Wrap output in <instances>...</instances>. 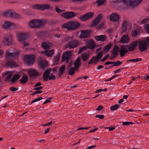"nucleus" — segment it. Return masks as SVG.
Here are the masks:
<instances>
[{"mask_svg":"<svg viewBox=\"0 0 149 149\" xmlns=\"http://www.w3.org/2000/svg\"><path fill=\"white\" fill-rule=\"evenodd\" d=\"M62 42L65 43V46L67 48H73L77 47L79 43L78 41L74 40L71 37L64 38L62 40Z\"/></svg>","mask_w":149,"mask_h":149,"instance_id":"f257e3e1","label":"nucleus"},{"mask_svg":"<svg viewBox=\"0 0 149 149\" xmlns=\"http://www.w3.org/2000/svg\"><path fill=\"white\" fill-rule=\"evenodd\" d=\"M142 0H113L114 3H121L127 6L134 7L138 6Z\"/></svg>","mask_w":149,"mask_h":149,"instance_id":"f03ea898","label":"nucleus"},{"mask_svg":"<svg viewBox=\"0 0 149 149\" xmlns=\"http://www.w3.org/2000/svg\"><path fill=\"white\" fill-rule=\"evenodd\" d=\"M80 25V23L77 21H70L63 24L62 27L63 29L69 31H72L76 29Z\"/></svg>","mask_w":149,"mask_h":149,"instance_id":"7ed1b4c3","label":"nucleus"},{"mask_svg":"<svg viewBox=\"0 0 149 149\" xmlns=\"http://www.w3.org/2000/svg\"><path fill=\"white\" fill-rule=\"evenodd\" d=\"M19 54V50L11 48L7 51L5 55L6 58L8 60L14 59L17 57Z\"/></svg>","mask_w":149,"mask_h":149,"instance_id":"20e7f679","label":"nucleus"},{"mask_svg":"<svg viewBox=\"0 0 149 149\" xmlns=\"http://www.w3.org/2000/svg\"><path fill=\"white\" fill-rule=\"evenodd\" d=\"M138 47L139 50L143 52L147 50V47H149V36L144 38L138 41Z\"/></svg>","mask_w":149,"mask_h":149,"instance_id":"39448f33","label":"nucleus"},{"mask_svg":"<svg viewBox=\"0 0 149 149\" xmlns=\"http://www.w3.org/2000/svg\"><path fill=\"white\" fill-rule=\"evenodd\" d=\"M46 22L45 20H33L30 21L29 25L31 28H38L42 26Z\"/></svg>","mask_w":149,"mask_h":149,"instance_id":"423d86ee","label":"nucleus"},{"mask_svg":"<svg viewBox=\"0 0 149 149\" xmlns=\"http://www.w3.org/2000/svg\"><path fill=\"white\" fill-rule=\"evenodd\" d=\"M35 58V56L34 55L30 54L25 56L24 57L23 60L27 65H29L34 64Z\"/></svg>","mask_w":149,"mask_h":149,"instance_id":"0eeeda50","label":"nucleus"},{"mask_svg":"<svg viewBox=\"0 0 149 149\" xmlns=\"http://www.w3.org/2000/svg\"><path fill=\"white\" fill-rule=\"evenodd\" d=\"M13 41V40L11 34L8 33L3 38L2 42L5 45H9L12 44Z\"/></svg>","mask_w":149,"mask_h":149,"instance_id":"6e6552de","label":"nucleus"},{"mask_svg":"<svg viewBox=\"0 0 149 149\" xmlns=\"http://www.w3.org/2000/svg\"><path fill=\"white\" fill-rule=\"evenodd\" d=\"M33 8L35 9L41 10H44L50 8V6L49 4H38L33 5Z\"/></svg>","mask_w":149,"mask_h":149,"instance_id":"1a4fd4ad","label":"nucleus"},{"mask_svg":"<svg viewBox=\"0 0 149 149\" xmlns=\"http://www.w3.org/2000/svg\"><path fill=\"white\" fill-rule=\"evenodd\" d=\"M3 15L5 17H10L14 18H19L21 17L19 15L15 13L11 10H7L5 12Z\"/></svg>","mask_w":149,"mask_h":149,"instance_id":"9d476101","label":"nucleus"},{"mask_svg":"<svg viewBox=\"0 0 149 149\" xmlns=\"http://www.w3.org/2000/svg\"><path fill=\"white\" fill-rule=\"evenodd\" d=\"M138 41L137 40H136L132 41L130 44L128 45L127 47L130 52L133 51L135 49L138 45Z\"/></svg>","mask_w":149,"mask_h":149,"instance_id":"9b49d317","label":"nucleus"},{"mask_svg":"<svg viewBox=\"0 0 149 149\" xmlns=\"http://www.w3.org/2000/svg\"><path fill=\"white\" fill-rule=\"evenodd\" d=\"M28 73L31 79H33L36 77L39 74V73L34 69L31 68L29 69Z\"/></svg>","mask_w":149,"mask_h":149,"instance_id":"f8f14e48","label":"nucleus"},{"mask_svg":"<svg viewBox=\"0 0 149 149\" xmlns=\"http://www.w3.org/2000/svg\"><path fill=\"white\" fill-rule=\"evenodd\" d=\"M14 72L13 71H6L2 73V77H6V80L8 81H10L11 77L14 74Z\"/></svg>","mask_w":149,"mask_h":149,"instance_id":"ddd939ff","label":"nucleus"},{"mask_svg":"<svg viewBox=\"0 0 149 149\" xmlns=\"http://www.w3.org/2000/svg\"><path fill=\"white\" fill-rule=\"evenodd\" d=\"M15 26V24L13 23L8 21L3 22L2 24L3 28L6 29H13Z\"/></svg>","mask_w":149,"mask_h":149,"instance_id":"4468645a","label":"nucleus"},{"mask_svg":"<svg viewBox=\"0 0 149 149\" xmlns=\"http://www.w3.org/2000/svg\"><path fill=\"white\" fill-rule=\"evenodd\" d=\"M28 37V35L24 33L19 32L17 34V39L21 42H22L26 39Z\"/></svg>","mask_w":149,"mask_h":149,"instance_id":"2eb2a0df","label":"nucleus"},{"mask_svg":"<svg viewBox=\"0 0 149 149\" xmlns=\"http://www.w3.org/2000/svg\"><path fill=\"white\" fill-rule=\"evenodd\" d=\"M94 15L93 13L90 12L80 16V20L82 21H86L91 18Z\"/></svg>","mask_w":149,"mask_h":149,"instance_id":"dca6fc26","label":"nucleus"},{"mask_svg":"<svg viewBox=\"0 0 149 149\" xmlns=\"http://www.w3.org/2000/svg\"><path fill=\"white\" fill-rule=\"evenodd\" d=\"M38 64L40 68H42L47 67V63L44 59L40 58L38 59Z\"/></svg>","mask_w":149,"mask_h":149,"instance_id":"f3484780","label":"nucleus"},{"mask_svg":"<svg viewBox=\"0 0 149 149\" xmlns=\"http://www.w3.org/2000/svg\"><path fill=\"white\" fill-rule=\"evenodd\" d=\"M71 56V53L70 51L65 52L63 54L62 59L63 61L67 62Z\"/></svg>","mask_w":149,"mask_h":149,"instance_id":"a211bd4d","label":"nucleus"},{"mask_svg":"<svg viewBox=\"0 0 149 149\" xmlns=\"http://www.w3.org/2000/svg\"><path fill=\"white\" fill-rule=\"evenodd\" d=\"M90 32L88 30H82L81 32V34L79 36L80 38H86L89 37Z\"/></svg>","mask_w":149,"mask_h":149,"instance_id":"6ab92c4d","label":"nucleus"},{"mask_svg":"<svg viewBox=\"0 0 149 149\" xmlns=\"http://www.w3.org/2000/svg\"><path fill=\"white\" fill-rule=\"evenodd\" d=\"M119 15L116 13H113L110 16V20L113 22H118L119 20Z\"/></svg>","mask_w":149,"mask_h":149,"instance_id":"aec40b11","label":"nucleus"},{"mask_svg":"<svg viewBox=\"0 0 149 149\" xmlns=\"http://www.w3.org/2000/svg\"><path fill=\"white\" fill-rule=\"evenodd\" d=\"M61 15L66 19H69L74 16L75 14L73 12H66L62 14Z\"/></svg>","mask_w":149,"mask_h":149,"instance_id":"412c9836","label":"nucleus"},{"mask_svg":"<svg viewBox=\"0 0 149 149\" xmlns=\"http://www.w3.org/2000/svg\"><path fill=\"white\" fill-rule=\"evenodd\" d=\"M95 46L94 41L92 40H88L87 42L86 47L90 49H93Z\"/></svg>","mask_w":149,"mask_h":149,"instance_id":"4be33fe9","label":"nucleus"},{"mask_svg":"<svg viewBox=\"0 0 149 149\" xmlns=\"http://www.w3.org/2000/svg\"><path fill=\"white\" fill-rule=\"evenodd\" d=\"M127 52V49L125 45H123L121 46L119 52L121 56H123Z\"/></svg>","mask_w":149,"mask_h":149,"instance_id":"5701e85b","label":"nucleus"},{"mask_svg":"<svg viewBox=\"0 0 149 149\" xmlns=\"http://www.w3.org/2000/svg\"><path fill=\"white\" fill-rule=\"evenodd\" d=\"M130 41V38L127 35H123L120 39V42L121 43L123 44L129 42Z\"/></svg>","mask_w":149,"mask_h":149,"instance_id":"b1692460","label":"nucleus"},{"mask_svg":"<svg viewBox=\"0 0 149 149\" xmlns=\"http://www.w3.org/2000/svg\"><path fill=\"white\" fill-rule=\"evenodd\" d=\"M52 46V43L49 42H43L42 45V47L45 50L49 49Z\"/></svg>","mask_w":149,"mask_h":149,"instance_id":"393cba45","label":"nucleus"},{"mask_svg":"<svg viewBox=\"0 0 149 149\" xmlns=\"http://www.w3.org/2000/svg\"><path fill=\"white\" fill-rule=\"evenodd\" d=\"M94 38L97 41L103 42L106 40L107 37L105 35H102L95 36Z\"/></svg>","mask_w":149,"mask_h":149,"instance_id":"a878e982","label":"nucleus"},{"mask_svg":"<svg viewBox=\"0 0 149 149\" xmlns=\"http://www.w3.org/2000/svg\"><path fill=\"white\" fill-rule=\"evenodd\" d=\"M50 72V70L49 69L44 72L43 74L44 81H46L48 80L49 77Z\"/></svg>","mask_w":149,"mask_h":149,"instance_id":"bb28decb","label":"nucleus"},{"mask_svg":"<svg viewBox=\"0 0 149 149\" xmlns=\"http://www.w3.org/2000/svg\"><path fill=\"white\" fill-rule=\"evenodd\" d=\"M54 49H52L50 50L46 51H43L42 53L43 55H45L47 57H49L54 53Z\"/></svg>","mask_w":149,"mask_h":149,"instance_id":"cd10ccee","label":"nucleus"},{"mask_svg":"<svg viewBox=\"0 0 149 149\" xmlns=\"http://www.w3.org/2000/svg\"><path fill=\"white\" fill-rule=\"evenodd\" d=\"M102 16L101 15H99L92 22V25L95 26L96 25L101 19Z\"/></svg>","mask_w":149,"mask_h":149,"instance_id":"c85d7f7f","label":"nucleus"},{"mask_svg":"<svg viewBox=\"0 0 149 149\" xmlns=\"http://www.w3.org/2000/svg\"><path fill=\"white\" fill-rule=\"evenodd\" d=\"M6 66L8 68H13L16 67L17 65L13 61H8L6 64Z\"/></svg>","mask_w":149,"mask_h":149,"instance_id":"c756f323","label":"nucleus"},{"mask_svg":"<svg viewBox=\"0 0 149 149\" xmlns=\"http://www.w3.org/2000/svg\"><path fill=\"white\" fill-rule=\"evenodd\" d=\"M99 60V59L96 57H95V56H94L90 59L88 62V64H90L92 63H93V64H96L98 62Z\"/></svg>","mask_w":149,"mask_h":149,"instance_id":"7c9ffc66","label":"nucleus"},{"mask_svg":"<svg viewBox=\"0 0 149 149\" xmlns=\"http://www.w3.org/2000/svg\"><path fill=\"white\" fill-rule=\"evenodd\" d=\"M28 80V77L26 74H23L22 78L19 80L21 83L24 84Z\"/></svg>","mask_w":149,"mask_h":149,"instance_id":"2f4dec72","label":"nucleus"},{"mask_svg":"<svg viewBox=\"0 0 149 149\" xmlns=\"http://www.w3.org/2000/svg\"><path fill=\"white\" fill-rule=\"evenodd\" d=\"M119 48L116 45L115 46L112 52V54L114 57H115L118 54Z\"/></svg>","mask_w":149,"mask_h":149,"instance_id":"473e14b6","label":"nucleus"},{"mask_svg":"<svg viewBox=\"0 0 149 149\" xmlns=\"http://www.w3.org/2000/svg\"><path fill=\"white\" fill-rule=\"evenodd\" d=\"M141 30V28L140 27H138L137 29L132 32V35L133 37H135L138 34H140V31Z\"/></svg>","mask_w":149,"mask_h":149,"instance_id":"72a5a7b5","label":"nucleus"},{"mask_svg":"<svg viewBox=\"0 0 149 149\" xmlns=\"http://www.w3.org/2000/svg\"><path fill=\"white\" fill-rule=\"evenodd\" d=\"M80 58H77L74 63V66L76 69H78L80 65Z\"/></svg>","mask_w":149,"mask_h":149,"instance_id":"f704fd0d","label":"nucleus"},{"mask_svg":"<svg viewBox=\"0 0 149 149\" xmlns=\"http://www.w3.org/2000/svg\"><path fill=\"white\" fill-rule=\"evenodd\" d=\"M20 77L19 75L17 74H15L14 75L13 78L11 79V81L13 83H14Z\"/></svg>","mask_w":149,"mask_h":149,"instance_id":"c9c22d12","label":"nucleus"},{"mask_svg":"<svg viewBox=\"0 0 149 149\" xmlns=\"http://www.w3.org/2000/svg\"><path fill=\"white\" fill-rule=\"evenodd\" d=\"M89 55V53L88 52L84 53L82 54L81 57L84 61H86L88 59Z\"/></svg>","mask_w":149,"mask_h":149,"instance_id":"e433bc0d","label":"nucleus"},{"mask_svg":"<svg viewBox=\"0 0 149 149\" xmlns=\"http://www.w3.org/2000/svg\"><path fill=\"white\" fill-rule=\"evenodd\" d=\"M106 0H97L96 1V3L98 6L102 5L105 2Z\"/></svg>","mask_w":149,"mask_h":149,"instance_id":"4c0bfd02","label":"nucleus"},{"mask_svg":"<svg viewBox=\"0 0 149 149\" xmlns=\"http://www.w3.org/2000/svg\"><path fill=\"white\" fill-rule=\"evenodd\" d=\"M120 105L118 104H116L111 107L110 109L111 110L114 111L119 108Z\"/></svg>","mask_w":149,"mask_h":149,"instance_id":"58836bf2","label":"nucleus"},{"mask_svg":"<svg viewBox=\"0 0 149 149\" xmlns=\"http://www.w3.org/2000/svg\"><path fill=\"white\" fill-rule=\"evenodd\" d=\"M65 70V66L64 65H61L59 69V74L61 75L62 74L64 71Z\"/></svg>","mask_w":149,"mask_h":149,"instance_id":"ea45409f","label":"nucleus"},{"mask_svg":"<svg viewBox=\"0 0 149 149\" xmlns=\"http://www.w3.org/2000/svg\"><path fill=\"white\" fill-rule=\"evenodd\" d=\"M127 23L125 22H124L122 25V29L125 32L127 31Z\"/></svg>","mask_w":149,"mask_h":149,"instance_id":"a19ab883","label":"nucleus"},{"mask_svg":"<svg viewBox=\"0 0 149 149\" xmlns=\"http://www.w3.org/2000/svg\"><path fill=\"white\" fill-rule=\"evenodd\" d=\"M111 47V44L108 45L104 47V51L106 52L108 51L110 49Z\"/></svg>","mask_w":149,"mask_h":149,"instance_id":"79ce46f5","label":"nucleus"},{"mask_svg":"<svg viewBox=\"0 0 149 149\" xmlns=\"http://www.w3.org/2000/svg\"><path fill=\"white\" fill-rule=\"evenodd\" d=\"M74 72V68L72 67L70 68L68 71V74L69 75H72Z\"/></svg>","mask_w":149,"mask_h":149,"instance_id":"37998d69","label":"nucleus"},{"mask_svg":"<svg viewBox=\"0 0 149 149\" xmlns=\"http://www.w3.org/2000/svg\"><path fill=\"white\" fill-rule=\"evenodd\" d=\"M113 62V66H118L122 63V62L119 61Z\"/></svg>","mask_w":149,"mask_h":149,"instance_id":"c03bdc74","label":"nucleus"},{"mask_svg":"<svg viewBox=\"0 0 149 149\" xmlns=\"http://www.w3.org/2000/svg\"><path fill=\"white\" fill-rule=\"evenodd\" d=\"M133 123L131 122H122V124L123 125L126 126L130 125L132 124Z\"/></svg>","mask_w":149,"mask_h":149,"instance_id":"a18cd8bd","label":"nucleus"},{"mask_svg":"<svg viewBox=\"0 0 149 149\" xmlns=\"http://www.w3.org/2000/svg\"><path fill=\"white\" fill-rule=\"evenodd\" d=\"M144 29L149 34V24H148L146 25H144Z\"/></svg>","mask_w":149,"mask_h":149,"instance_id":"49530a36","label":"nucleus"},{"mask_svg":"<svg viewBox=\"0 0 149 149\" xmlns=\"http://www.w3.org/2000/svg\"><path fill=\"white\" fill-rule=\"evenodd\" d=\"M86 48H87L86 47L81 48L79 51V53H81L84 52L86 51Z\"/></svg>","mask_w":149,"mask_h":149,"instance_id":"de8ad7c7","label":"nucleus"},{"mask_svg":"<svg viewBox=\"0 0 149 149\" xmlns=\"http://www.w3.org/2000/svg\"><path fill=\"white\" fill-rule=\"evenodd\" d=\"M42 98L41 97H37L36 99H35L33 100L32 101V103H34L38 101L41 100H42Z\"/></svg>","mask_w":149,"mask_h":149,"instance_id":"09e8293b","label":"nucleus"},{"mask_svg":"<svg viewBox=\"0 0 149 149\" xmlns=\"http://www.w3.org/2000/svg\"><path fill=\"white\" fill-rule=\"evenodd\" d=\"M55 75L52 73L50 74V76H49V80H53L55 79Z\"/></svg>","mask_w":149,"mask_h":149,"instance_id":"8fccbe9b","label":"nucleus"},{"mask_svg":"<svg viewBox=\"0 0 149 149\" xmlns=\"http://www.w3.org/2000/svg\"><path fill=\"white\" fill-rule=\"evenodd\" d=\"M56 10L57 12L58 13H62L64 11L63 10H61L58 8L57 7H56Z\"/></svg>","mask_w":149,"mask_h":149,"instance_id":"3c124183","label":"nucleus"},{"mask_svg":"<svg viewBox=\"0 0 149 149\" xmlns=\"http://www.w3.org/2000/svg\"><path fill=\"white\" fill-rule=\"evenodd\" d=\"M149 21V19L148 18H146L143 19L142 20V23L143 24H145L148 22Z\"/></svg>","mask_w":149,"mask_h":149,"instance_id":"603ef678","label":"nucleus"},{"mask_svg":"<svg viewBox=\"0 0 149 149\" xmlns=\"http://www.w3.org/2000/svg\"><path fill=\"white\" fill-rule=\"evenodd\" d=\"M103 55V53L102 52H100L96 56L97 58L100 59L102 57Z\"/></svg>","mask_w":149,"mask_h":149,"instance_id":"864d4df0","label":"nucleus"},{"mask_svg":"<svg viewBox=\"0 0 149 149\" xmlns=\"http://www.w3.org/2000/svg\"><path fill=\"white\" fill-rule=\"evenodd\" d=\"M60 57V54H58L57 55L56 57L55 58V60L56 61L55 62H57L59 60V59Z\"/></svg>","mask_w":149,"mask_h":149,"instance_id":"5fc2aeb1","label":"nucleus"},{"mask_svg":"<svg viewBox=\"0 0 149 149\" xmlns=\"http://www.w3.org/2000/svg\"><path fill=\"white\" fill-rule=\"evenodd\" d=\"M42 91L37 90V91H36L33 93L32 94L33 95H35L37 94H39V93H42Z\"/></svg>","mask_w":149,"mask_h":149,"instance_id":"6e6d98bb","label":"nucleus"},{"mask_svg":"<svg viewBox=\"0 0 149 149\" xmlns=\"http://www.w3.org/2000/svg\"><path fill=\"white\" fill-rule=\"evenodd\" d=\"M95 117L97 118H98L100 119H102L104 117V116L103 115H97L95 116Z\"/></svg>","mask_w":149,"mask_h":149,"instance_id":"4d7b16f0","label":"nucleus"},{"mask_svg":"<svg viewBox=\"0 0 149 149\" xmlns=\"http://www.w3.org/2000/svg\"><path fill=\"white\" fill-rule=\"evenodd\" d=\"M115 128V127H107L106 129H108L109 131H111L113 130Z\"/></svg>","mask_w":149,"mask_h":149,"instance_id":"13d9d810","label":"nucleus"},{"mask_svg":"<svg viewBox=\"0 0 149 149\" xmlns=\"http://www.w3.org/2000/svg\"><path fill=\"white\" fill-rule=\"evenodd\" d=\"M10 89L11 91H15L17 90V88L13 87H10Z\"/></svg>","mask_w":149,"mask_h":149,"instance_id":"bf43d9fd","label":"nucleus"},{"mask_svg":"<svg viewBox=\"0 0 149 149\" xmlns=\"http://www.w3.org/2000/svg\"><path fill=\"white\" fill-rule=\"evenodd\" d=\"M104 23L102 22L101 23V24L99 26H97V29H100L104 25Z\"/></svg>","mask_w":149,"mask_h":149,"instance_id":"052dcab7","label":"nucleus"},{"mask_svg":"<svg viewBox=\"0 0 149 149\" xmlns=\"http://www.w3.org/2000/svg\"><path fill=\"white\" fill-rule=\"evenodd\" d=\"M109 54H107L103 58L102 60V61L106 60L109 57Z\"/></svg>","mask_w":149,"mask_h":149,"instance_id":"680f3d73","label":"nucleus"},{"mask_svg":"<svg viewBox=\"0 0 149 149\" xmlns=\"http://www.w3.org/2000/svg\"><path fill=\"white\" fill-rule=\"evenodd\" d=\"M113 63H114L113 62H111V61H108L106 62L105 63V65H110V64H113Z\"/></svg>","mask_w":149,"mask_h":149,"instance_id":"e2e57ef3","label":"nucleus"},{"mask_svg":"<svg viewBox=\"0 0 149 149\" xmlns=\"http://www.w3.org/2000/svg\"><path fill=\"white\" fill-rule=\"evenodd\" d=\"M43 88V87L42 86H40L39 87H36L34 88L33 89L34 90H40V89H42Z\"/></svg>","mask_w":149,"mask_h":149,"instance_id":"0e129e2a","label":"nucleus"},{"mask_svg":"<svg viewBox=\"0 0 149 149\" xmlns=\"http://www.w3.org/2000/svg\"><path fill=\"white\" fill-rule=\"evenodd\" d=\"M103 65H100L96 68V69L97 70H100L101 69L103 68Z\"/></svg>","mask_w":149,"mask_h":149,"instance_id":"69168bd1","label":"nucleus"},{"mask_svg":"<svg viewBox=\"0 0 149 149\" xmlns=\"http://www.w3.org/2000/svg\"><path fill=\"white\" fill-rule=\"evenodd\" d=\"M104 90L102 89H99L97 90L95 92V93H101L102 91H103Z\"/></svg>","mask_w":149,"mask_h":149,"instance_id":"338daca9","label":"nucleus"},{"mask_svg":"<svg viewBox=\"0 0 149 149\" xmlns=\"http://www.w3.org/2000/svg\"><path fill=\"white\" fill-rule=\"evenodd\" d=\"M103 109V107L100 105L98 106L96 109L97 110H100Z\"/></svg>","mask_w":149,"mask_h":149,"instance_id":"774afa93","label":"nucleus"}]
</instances>
